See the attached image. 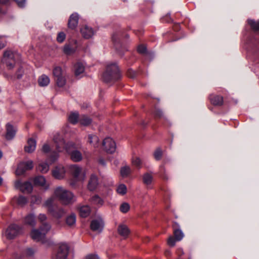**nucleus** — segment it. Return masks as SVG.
<instances>
[{
    "mask_svg": "<svg viewBox=\"0 0 259 259\" xmlns=\"http://www.w3.org/2000/svg\"><path fill=\"white\" fill-rule=\"evenodd\" d=\"M53 141L58 152H61L65 149L70 154L71 159L75 162L80 161L82 158L81 153L78 150H72L75 148V144L73 142L65 143L62 136L56 133L54 136Z\"/></svg>",
    "mask_w": 259,
    "mask_h": 259,
    "instance_id": "f257e3e1",
    "label": "nucleus"
},
{
    "mask_svg": "<svg viewBox=\"0 0 259 259\" xmlns=\"http://www.w3.org/2000/svg\"><path fill=\"white\" fill-rule=\"evenodd\" d=\"M54 195L63 204L68 205L76 201V197L70 191L62 187H58L54 190Z\"/></svg>",
    "mask_w": 259,
    "mask_h": 259,
    "instance_id": "f03ea898",
    "label": "nucleus"
},
{
    "mask_svg": "<svg viewBox=\"0 0 259 259\" xmlns=\"http://www.w3.org/2000/svg\"><path fill=\"white\" fill-rule=\"evenodd\" d=\"M51 228V226L49 223H43L38 229H33L31 230L30 237L35 241H42Z\"/></svg>",
    "mask_w": 259,
    "mask_h": 259,
    "instance_id": "7ed1b4c3",
    "label": "nucleus"
},
{
    "mask_svg": "<svg viewBox=\"0 0 259 259\" xmlns=\"http://www.w3.org/2000/svg\"><path fill=\"white\" fill-rule=\"evenodd\" d=\"M119 71L116 64H112L107 66L106 70L103 75L104 81L109 82L117 80L120 78Z\"/></svg>",
    "mask_w": 259,
    "mask_h": 259,
    "instance_id": "20e7f679",
    "label": "nucleus"
},
{
    "mask_svg": "<svg viewBox=\"0 0 259 259\" xmlns=\"http://www.w3.org/2000/svg\"><path fill=\"white\" fill-rule=\"evenodd\" d=\"M69 171L75 181H83L85 178L84 171L79 166L74 164L69 166Z\"/></svg>",
    "mask_w": 259,
    "mask_h": 259,
    "instance_id": "39448f33",
    "label": "nucleus"
},
{
    "mask_svg": "<svg viewBox=\"0 0 259 259\" xmlns=\"http://www.w3.org/2000/svg\"><path fill=\"white\" fill-rule=\"evenodd\" d=\"M2 62L8 69H12L15 65V54L10 50L6 51L4 53Z\"/></svg>",
    "mask_w": 259,
    "mask_h": 259,
    "instance_id": "423d86ee",
    "label": "nucleus"
},
{
    "mask_svg": "<svg viewBox=\"0 0 259 259\" xmlns=\"http://www.w3.org/2000/svg\"><path fill=\"white\" fill-rule=\"evenodd\" d=\"M33 167V163L32 160L27 161H21L18 165L16 170V174L20 176L24 174L26 171L31 169Z\"/></svg>",
    "mask_w": 259,
    "mask_h": 259,
    "instance_id": "0eeeda50",
    "label": "nucleus"
},
{
    "mask_svg": "<svg viewBox=\"0 0 259 259\" xmlns=\"http://www.w3.org/2000/svg\"><path fill=\"white\" fill-rule=\"evenodd\" d=\"M66 169L65 167L61 164L56 166L52 171L53 177L57 180H62L65 177Z\"/></svg>",
    "mask_w": 259,
    "mask_h": 259,
    "instance_id": "6e6552de",
    "label": "nucleus"
},
{
    "mask_svg": "<svg viewBox=\"0 0 259 259\" xmlns=\"http://www.w3.org/2000/svg\"><path fill=\"white\" fill-rule=\"evenodd\" d=\"M22 232V228L19 226L13 224L9 227L6 231V235L9 239H13Z\"/></svg>",
    "mask_w": 259,
    "mask_h": 259,
    "instance_id": "1a4fd4ad",
    "label": "nucleus"
},
{
    "mask_svg": "<svg viewBox=\"0 0 259 259\" xmlns=\"http://www.w3.org/2000/svg\"><path fill=\"white\" fill-rule=\"evenodd\" d=\"M102 146L104 147V149L109 153L114 152L116 148L115 142L110 137H107L103 140Z\"/></svg>",
    "mask_w": 259,
    "mask_h": 259,
    "instance_id": "9d476101",
    "label": "nucleus"
},
{
    "mask_svg": "<svg viewBox=\"0 0 259 259\" xmlns=\"http://www.w3.org/2000/svg\"><path fill=\"white\" fill-rule=\"evenodd\" d=\"M69 248L66 244H60L55 254L56 259H66L68 253Z\"/></svg>",
    "mask_w": 259,
    "mask_h": 259,
    "instance_id": "9b49d317",
    "label": "nucleus"
},
{
    "mask_svg": "<svg viewBox=\"0 0 259 259\" xmlns=\"http://www.w3.org/2000/svg\"><path fill=\"white\" fill-rule=\"evenodd\" d=\"M15 187L23 193H30L32 191V186L29 182L22 183L20 181H16L15 182Z\"/></svg>",
    "mask_w": 259,
    "mask_h": 259,
    "instance_id": "f8f14e48",
    "label": "nucleus"
},
{
    "mask_svg": "<svg viewBox=\"0 0 259 259\" xmlns=\"http://www.w3.org/2000/svg\"><path fill=\"white\" fill-rule=\"evenodd\" d=\"M104 223L101 218L93 220L91 223V229L92 231L100 233L103 229Z\"/></svg>",
    "mask_w": 259,
    "mask_h": 259,
    "instance_id": "ddd939ff",
    "label": "nucleus"
},
{
    "mask_svg": "<svg viewBox=\"0 0 259 259\" xmlns=\"http://www.w3.org/2000/svg\"><path fill=\"white\" fill-rule=\"evenodd\" d=\"M16 128L14 127L10 123H8L6 124V138L10 140L14 138L16 135Z\"/></svg>",
    "mask_w": 259,
    "mask_h": 259,
    "instance_id": "4468645a",
    "label": "nucleus"
},
{
    "mask_svg": "<svg viewBox=\"0 0 259 259\" xmlns=\"http://www.w3.org/2000/svg\"><path fill=\"white\" fill-rule=\"evenodd\" d=\"M80 32L82 36L86 39L91 38L95 33L92 28L86 25L81 28Z\"/></svg>",
    "mask_w": 259,
    "mask_h": 259,
    "instance_id": "2eb2a0df",
    "label": "nucleus"
},
{
    "mask_svg": "<svg viewBox=\"0 0 259 259\" xmlns=\"http://www.w3.org/2000/svg\"><path fill=\"white\" fill-rule=\"evenodd\" d=\"M78 15L75 13L72 14L70 16L68 20V27L74 29L77 26L78 22Z\"/></svg>",
    "mask_w": 259,
    "mask_h": 259,
    "instance_id": "dca6fc26",
    "label": "nucleus"
},
{
    "mask_svg": "<svg viewBox=\"0 0 259 259\" xmlns=\"http://www.w3.org/2000/svg\"><path fill=\"white\" fill-rule=\"evenodd\" d=\"M98 185V180L96 176L92 175L88 185V188L91 191H93L96 189Z\"/></svg>",
    "mask_w": 259,
    "mask_h": 259,
    "instance_id": "f3484780",
    "label": "nucleus"
},
{
    "mask_svg": "<svg viewBox=\"0 0 259 259\" xmlns=\"http://www.w3.org/2000/svg\"><path fill=\"white\" fill-rule=\"evenodd\" d=\"M34 183L35 185L42 187L45 189H48L49 187V185L46 183L45 177L41 176L35 177L34 179Z\"/></svg>",
    "mask_w": 259,
    "mask_h": 259,
    "instance_id": "a211bd4d",
    "label": "nucleus"
},
{
    "mask_svg": "<svg viewBox=\"0 0 259 259\" xmlns=\"http://www.w3.org/2000/svg\"><path fill=\"white\" fill-rule=\"evenodd\" d=\"M88 142L92 146L97 148L99 145V139L96 135L89 134L88 135Z\"/></svg>",
    "mask_w": 259,
    "mask_h": 259,
    "instance_id": "6ab92c4d",
    "label": "nucleus"
},
{
    "mask_svg": "<svg viewBox=\"0 0 259 259\" xmlns=\"http://www.w3.org/2000/svg\"><path fill=\"white\" fill-rule=\"evenodd\" d=\"M25 224L34 227L36 225L35 216L33 213L27 214L24 218Z\"/></svg>",
    "mask_w": 259,
    "mask_h": 259,
    "instance_id": "aec40b11",
    "label": "nucleus"
},
{
    "mask_svg": "<svg viewBox=\"0 0 259 259\" xmlns=\"http://www.w3.org/2000/svg\"><path fill=\"white\" fill-rule=\"evenodd\" d=\"M36 148V141L30 139L28 140L27 145L25 146V151L28 153H31L34 151Z\"/></svg>",
    "mask_w": 259,
    "mask_h": 259,
    "instance_id": "412c9836",
    "label": "nucleus"
},
{
    "mask_svg": "<svg viewBox=\"0 0 259 259\" xmlns=\"http://www.w3.org/2000/svg\"><path fill=\"white\" fill-rule=\"evenodd\" d=\"M118 232L120 236L126 238L130 234V230L126 225L121 224L118 226Z\"/></svg>",
    "mask_w": 259,
    "mask_h": 259,
    "instance_id": "4be33fe9",
    "label": "nucleus"
},
{
    "mask_svg": "<svg viewBox=\"0 0 259 259\" xmlns=\"http://www.w3.org/2000/svg\"><path fill=\"white\" fill-rule=\"evenodd\" d=\"M49 212L55 218L59 219L62 217L65 213V210L62 208H53V211H49Z\"/></svg>",
    "mask_w": 259,
    "mask_h": 259,
    "instance_id": "5701e85b",
    "label": "nucleus"
},
{
    "mask_svg": "<svg viewBox=\"0 0 259 259\" xmlns=\"http://www.w3.org/2000/svg\"><path fill=\"white\" fill-rule=\"evenodd\" d=\"M210 101L212 104L216 106H221L223 103V97L217 95H211Z\"/></svg>",
    "mask_w": 259,
    "mask_h": 259,
    "instance_id": "b1692460",
    "label": "nucleus"
},
{
    "mask_svg": "<svg viewBox=\"0 0 259 259\" xmlns=\"http://www.w3.org/2000/svg\"><path fill=\"white\" fill-rule=\"evenodd\" d=\"M76 47H73L71 44H66L63 49V53L67 55L73 54L76 50Z\"/></svg>",
    "mask_w": 259,
    "mask_h": 259,
    "instance_id": "393cba45",
    "label": "nucleus"
},
{
    "mask_svg": "<svg viewBox=\"0 0 259 259\" xmlns=\"http://www.w3.org/2000/svg\"><path fill=\"white\" fill-rule=\"evenodd\" d=\"M55 198L56 197L54 194L53 196L49 198L44 203V206L48 208V210L49 212L53 211V208L54 207L53 203Z\"/></svg>",
    "mask_w": 259,
    "mask_h": 259,
    "instance_id": "a878e982",
    "label": "nucleus"
},
{
    "mask_svg": "<svg viewBox=\"0 0 259 259\" xmlns=\"http://www.w3.org/2000/svg\"><path fill=\"white\" fill-rule=\"evenodd\" d=\"M50 82V80L49 77L45 74L41 75L38 79V84L41 87L47 86Z\"/></svg>",
    "mask_w": 259,
    "mask_h": 259,
    "instance_id": "bb28decb",
    "label": "nucleus"
},
{
    "mask_svg": "<svg viewBox=\"0 0 259 259\" xmlns=\"http://www.w3.org/2000/svg\"><path fill=\"white\" fill-rule=\"evenodd\" d=\"M79 211L81 217L86 218L90 214L91 209L88 205H84L79 208Z\"/></svg>",
    "mask_w": 259,
    "mask_h": 259,
    "instance_id": "cd10ccee",
    "label": "nucleus"
},
{
    "mask_svg": "<svg viewBox=\"0 0 259 259\" xmlns=\"http://www.w3.org/2000/svg\"><path fill=\"white\" fill-rule=\"evenodd\" d=\"M79 122L82 125L87 126L92 122V119L85 115H81L79 116Z\"/></svg>",
    "mask_w": 259,
    "mask_h": 259,
    "instance_id": "c85d7f7f",
    "label": "nucleus"
},
{
    "mask_svg": "<svg viewBox=\"0 0 259 259\" xmlns=\"http://www.w3.org/2000/svg\"><path fill=\"white\" fill-rule=\"evenodd\" d=\"M79 116L77 112H72L69 115L68 120L71 123L75 124L79 122Z\"/></svg>",
    "mask_w": 259,
    "mask_h": 259,
    "instance_id": "c756f323",
    "label": "nucleus"
},
{
    "mask_svg": "<svg viewBox=\"0 0 259 259\" xmlns=\"http://www.w3.org/2000/svg\"><path fill=\"white\" fill-rule=\"evenodd\" d=\"M74 70L75 75L78 76L84 72V67L81 63L78 62L75 65Z\"/></svg>",
    "mask_w": 259,
    "mask_h": 259,
    "instance_id": "7c9ffc66",
    "label": "nucleus"
},
{
    "mask_svg": "<svg viewBox=\"0 0 259 259\" xmlns=\"http://www.w3.org/2000/svg\"><path fill=\"white\" fill-rule=\"evenodd\" d=\"M91 202L93 204L97 205L98 206H102L104 203L103 199L97 195L93 196L91 198Z\"/></svg>",
    "mask_w": 259,
    "mask_h": 259,
    "instance_id": "2f4dec72",
    "label": "nucleus"
},
{
    "mask_svg": "<svg viewBox=\"0 0 259 259\" xmlns=\"http://www.w3.org/2000/svg\"><path fill=\"white\" fill-rule=\"evenodd\" d=\"M143 183L146 185L151 184L153 181V176L151 173L147 172L143 175Z\"/></svg>",
    "mask_w": 259,
    "mask_h": 259,
    "instance_id": "473e14b6",
    "label": "nucleus"
},
{
    "mask_svg": "<svg viewBox=\"0 0 259 259\" xmlns=\"http://www.w3.org/2000/svg\"><path fill=\"white\" fill-rule=\"evenodd\" d=\"M38 171L41 173H46L49 170V165L47 163L42 162L40 163L37 167Z\"/></svg>",
    "mask_w": 259,
    "mask_h": 259,
    "instance_id": "72a5a7b5",
    "label": "nucleus"
},
{
    "mask_svg": "<svg viewBox=\"0 0 259 259\" xmlns=\"http://www.w3.org/2000/svg\"><path fill=\"white\" fill-rule=\"evenodd\" d=\"M131 171V169L128 166H124L121 168L120 174L122 177H127Z\"/></svg>",
    "mask_w": 259,
    "mask_h": 259,
    "instance_id": "f704fd0d",
    "label": "nucleus"
},
{
    "mask_svg": "<svg viewBox=\"0 0 259 259\" xmlns=\"http://www.w3.org/2000/svg\"><path fill=\"white\" fill-rule=\"evenodd\" d=\"M66 224L69 226H72L75 224L76 217L74 214H71L66 218Z\"/></svg>",
    "mask_w": 259,
    "mask_h": 259,
    "instance_id": "c9c22d12",
    "label": "nucleus"
},
{
    "mask_svg": "<svg viewBox=\"0 0 259 259\" xmlns=\"http://www.w3.org/2000/svg\"><path fill=\"white\" fill-rule=\"evenodd\" d=\"M56 83L58 87H62L66 83V79L64 75L55 78Z\"/></svg>",
    "mask_w": 259,
    "mask_h": 259,
    "instance_id": "e433bc0d",
    "label": "nucleus"
},
{
    "mask_svg": "<svg viewBox=\"0 0 259 259\" xmlns=\"http://www.w3.org/2000/svg\"><path fill=\"white\" fill-rule=\"evenodd\" d=\"M14 199H16L17 204L21 206H24L28 202L27 198L23 196L15 197Z\"/></svg>",
    "mask_w": 259,
    "mask_h": 259,
    "instance_id": "4c0bfd02",
    "label": "nucleus"
},
{
    "mask_svg": "<svg viewBox=\"0 0 259 259\" xmlns=\"http://www.w3.org/2000/svg\"><path fill=\"white\" fill-rule=\"evenodd\" d=\"M174 234L177 241H180L184 237V234L180 229H175Z\"/></svg>",
    "mask_w": 259,
    "mask_h": 259,
    "instance_id": "58836bf2",
    "label": "nucleus"
},
{
    "mask_svg": "<svg viewBox=\"0 0 259 259\" xmlns=\"http://www.w3.org/2000/svg\"><path fill=\"white\" fill-rule=\"evenodd\" d=\"M116 191L120 195H123L125 194L127 191L126 186L124 184L119 185L117 188Z\"/></svg>",
    "mask_w": 259,
    "mask_h": 259,
    "instance_id": "ea45409f",
    "label": "nucleus"
},
{
    "mask_svg": "<svg viewBox=\"0 0 259 259\" xmlns=\"http://www.w3.org/2000/svg\"><path fill=\"white\" fill-rule=\"evenodd\" d=\"M248 23L254 31H259V21L255 22L253 20H248Z\"/></svg>",
    "mask_w": 259,
    "mask_h": 259,
    "instance_id": "a19ab883",
    "label": "nucleus"
},
{
    "mask_svg": "<svg viewBox=\"0 0 259 259\" xmlns=\"http://www.w3.org/2000/svg\"><path fill=\"white\" fill-rule=\"evenodd\" d=\"M53 73L55 78L64 75L61 68L58 66L54 68Z\"/></svg>",
    "mask_w": 259,
    "mask_h": 259,
    "instance_id": "79ce46f5",
    "label": "nucleus"
},
{
    "mask_svg": "<svg viewBox=\"0 0 259 259\" xmlns=\"http://www.w3.org/2000/svg\"><path fill=\"white\" fill-rule=\"evenodd\" d=\"M66 38V34L63 32H60L58 33L57 40L60 43L63 42Z\"/></svg>",
    "mask_w": 259,
    "mask_h": 259,
    "instance_id": "37998d69",
    "label": "nucleus"
},
{
    "mask_svg": "<svg viewBox=\"0 0 259 259\" xmlns=\"http://www.w3.org/2000/svg\"><path fill=\"white\" fill-rule=\"evenodd\" d=\"M162 151L160 148H157L154 153V157L157 160H159L161 159L162 156Z\"/></svg>",
    "mask_w": 259,
    "mask_h": 259,
    "instance_id": "c03bdc74",
    "label": "nucleus"
},
{
    "mask_svg": "<svg viewBox=\"0 0 259 259\" xmlns=\"http://www.w3.org/2000/svg\"><path fill=\"white\" fill-rule=\"evenodd\" d=\"M129 209L130 205L127 203H122L120 207V211L123 213L127 212Z\"/></svg>",
    "mask_w": 259,
    "mask_h": 259,
    "instance_id": "a18cd8bd",
    "label": "nucleus"
},
{
    "mask_svg": "<svg viewBox=\"0 0 259 259\" xmlns=\"http://www.w3.org/2000/svg\"><path fill=\"white\" fill-rule=\"evenodd\" d=\"M41 202V198L37 196H32L31 198V203L32 204H39Z\"/></svg>",
    "mask_w": 259,
    "mask_h": 259,
    "instance_id": "49530a36",
    "label": "nucleus"
},
{
    "mask_svg": "<svg viewBox=\"0 0 259 259\" xmlns=\"http://www.w3.org/2000/svg\"><path fill=\"white\" fill-rule=\"evenodd\" d=\"M59 157L58 153L56 152H52L51 154L50 159L51 161L53 163L55 162Z\"/></svg>",
    "mask_w": 259,
    "mask_h": 259,
    "instance_id": "de8ad7c7",
    "label": "nucleus"
},
{
    "mask_svg": "<svg viewBox=\"0 0 259 259\" xmlns=\"http://www.w3.org/2000/svg\"><path fill=\"white\" fill-rule=\"evenodd\" d=\"M24 70L22 67H20L16 72V76L17 78L20 79L22 77Z\"/></svg>",
    "mask_w": 259,
    "mask_h": 259,
    "instance_id": "09e8293b",
    "label": "nucleus"
},
{
    "mask_svg": "<svg viewBox=\"0 0 259 259\" xmlns=\"http://www.w3.org/2000/svg\"><path fill=\"white\" fill-rule=\"evenodd\" d=\"M176 240V238L175 239L173 237L170 236L169 237L167 240V243L170 246H174L175 245Z\"/></svg>",
    "mask_w": 259,
    "mask_h": 259,
    "instance_id": "8fccbe9b",
    "label": "nucleus"
},
{
    "mask_svg": "<svg viewBox=\"0 0 259 259\" xmlns=\"http://www.w3.org/2000/svg\"><path fill=\"white\" fill-rule=\"evenodd\" d=\"M137 50L139 53L144 54L146 52V48L144 46L140 45L138 47Z\"/></svg>",
    "mask_w": 259,
    "mask_h": 259,
    "instance_id": "3c124183",
    "label": "nucleus"
},
{
    "mask_svg": "<svg viewBox=\"0 0 259 259\" xmlns=\"http://www.w3.org/2000/svg\"><path fill=\"white\" fill-rule=\"evenodd\" d=\"M47 219V217L46 214L43 213H40L38 216V219L40 222L42 224L43 223H45V222L43 223L44 221H45Z\"/></svg>",
    "mask_w": 259,
    "mask_h": 259,
    "instance_id": "603ef678",
    "label": "nucleus"
},
{
    "mask_svg": "<svg viewBox=\"0 0 259 259\" xmlns=\"http://www.w3.org/2000/svg\"><path fill=\"white\" fill-rule=\"evenodd\" d=\"M34 250L32 249V248H27L26 250H25V254L26 255L28 256H32L34 253Z\"/></svg>",
    "mask_w": 259,
    "mask_h": 259,
    "instance_id": "864d4df0",
    "label": "nucleus"
},
{
    "mask_svg": "<svg viewBox=\"0 0 259 259\" xmlns=\"http://www.w3.org/2000/svg\"><path fill=\"white\" fill-rule=\"evenodd\" d=\"M133 164L134 165L139 167L141 164V160L139 158L136 157L135 159L133 160Z\"/></svg>",
    "mask_w": 259,
    "mask_h": 259,
    "instance_id": "5fc2aeb1",
    "label": "nucleus"
},
{
    "mask_svg": "<svg viewBox=\"0 0 259 259\" xmlns=\"http://www.w3.org/2000/svg\"><path fill=\"white\" fill-rule=\"evenodd\" d=\"M155 116L158 118H161L163 116V113L159 109H156L155 111Z\"/></svg>",
    "mask_w": 259,
    "mask_h": 259,
    "instance_id": "6e6d98bb",
    "label": "nucleus"
},
{
    "mask_svg": "<svg viewBox=\"0 0 259 259\" xmlns=\"http://www.w3.org/2000/svg\"><path fill=\"white\" fill-rule=\"evenodd\" d=\"M6 44V39L3 36H0V50L4 48Z\"/></svg>",
    "mask_w": 259,
    "mask_h": 259,
    "instance_id": "4d7b16f0",
    "label": "nucleus"
},
{
    "mask_svg": "<svg viewBox=\"0 0 259 259\" xmlns=\"http://www.w3.org/2000/svg\"><path fill=\"white\" fill-rule=\"evenodd\" d=\"M19 7H24L25 5L26 0H14Z\"/></svg>",
    "mask_w": 259,
    "mask_h": 259,
    "instance_id": "13d9d810",
    "label": "nucleus"
},
{
    "mask_svg": "<svg viewBox=\"0 0 259 259\" xmlns=\"http://www.w3.org/2000/svg\"><path fill=\"white\" fill-rule=\"evenodd\" d=\"M42 150L45 153H48L50 151V146L47 144H45L42 146Z\"/></svg>",
    "mask_w": 259,
    "mask_h": 259,
    "instance_id": "bf43d9fd",
    "label": "nucleus"
},
{
    "mask_svg": "<svg viewBox=\"0 0 259 259\" xmlns=\"http://www.w3.org/2000/svg\"><path fill=\"white\" fill-rule=\"evenodd\" d=\"M127 74L131 78H134L136 76V73L132 70H128Z\"/></svg>",
    "mask_w": 259,
    "mask_h": 259,
    "instance_id": "052dcab7",
    "label": "nucleus"
},
{
    "mask_svg": "<svg viewBox=\"0 0 259 259\" xmlns=\"http://www.w3.org/2000/svg\"><path fill=\"white\" fill-rule=\"evenodd\" d=\"M85 259H99L98 256L96 255H89L86 257Z\"/></svg>",
    "mask_w": 259,
    "mask_h": 259,
    "instance_id": "680f3d73",
    "label": "nucleus"
},
{
    "mask_svg": "<svg viewBox=\"0 0 259 259\" xmlns=\"http://www.w3.org/2000/svg\"><path fill=\"white\" fill-rule=\"evenodd\" d=\"M99 162V163L101 165H102V166H105V165H106L105 161H104V160L103 159H100Z\"/></svg>",
    "mask_w": 259,
    "mask_h": 259,
    "instance_id": "e2e57ef3",
    "label": "nucleus"
},
{
    "mask_svg": "<svg viewBox=\"0 0 259 259\" xmlns=\"http://www.w3.org/2000/svg\"><path fill=\"white\" fill-rule=\"evenodd\" d=\"M9 0H0V3L5 4L8 2Z\"/></svg>",
    "mask_w": 259,
    "mask_h": 259,
    "instance_id": "0e129e2a",
    "label": "nucleus"
},
{
    "mask_svg": "<svg viewBox=\"0 0 259 259\" xmlns=\"http://www.w3.org/2000/svg\"><path fill=\"white\" fill-rule=\"evenodd\" d=\"M178 253H180L182 254L184 253L183 251L182 250V249H179L178 250Z\"/></svg>",
    "mask_w": 259,
    "mask_h": 259,
    "instance_id": "69168bd1",
    "label": "nucleus"
},
{
    "mask_svg": "<svg viewBox=\"0 0 259 259\" xmlns=\"http://www.w3.org/2000/svg\"><path fill=\"white\" fill-rule=\"evenodd\" d=\"M75 185V183L74 182H70V185L73 186Z\"/></svg>",
    "mask_w": 259,
    "mask_h": 259,
    "instance_id": "338daca9",
    "label": "nucleus"
},
{
    "mask_svg": "<svg viewBox=\"0 0 259 259\" xmlns=\"http://www.w3.org/2000/svg\"><path fill=\"white\" fill-rule=\"evenodd\" d=\"M3 183V179L2 177H0V185H2Z\"/></svg>",
    "mask_w": 259,
    "mask_h": 259,
    "instance_id": "774afa93",
    "label": "nucleus"
}]
</instances>
